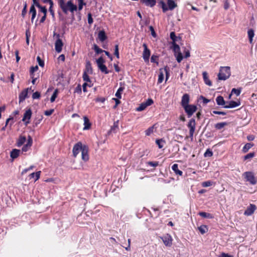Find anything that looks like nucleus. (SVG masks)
Returning a JSON list of instances; mask_svg holds the SVG:
<instances>
[{"label":"nucleus","instance_id":"680f3d73","mask_svg":"<svg viewBox=\"0 0 257 257\" xmlns=\"http://www.w3.org/2000/svg\"><path fill=\"white\" fill-rule=\"evenodd\" d=\"M54 111V109H50L45 111L44 114L47 116L51 115Z\"/></svg>","mask_w":257,"mask_h":257},{"label":"nucleus","instance_id":"f03ea898","mask_svg":"<svg viewBox=\"0 0 257 257\" xmlns=\"http://www.w3.org/2000/svg\"><path fill=\"white\" fill-rule=\"evenodd\" d=\"M231 75L230 67L229 66H221L219 69L218 74V78L220 80H225L228 79Z\"/></svg>","mask_w":257,"mask_h":257},{"label":"nucleus","instance_id":"79ce46f5","mask_svg":"<svg viewBox=\"0 0 257 257\" xmlns=\"http://www.w3.org/2000/svg\"><path fill=\"white\" fill-rule=\"evenodd\" d=\"M160 5H161L163 12H166L168 10V7L166 6V4L162 1H161L159 2Z\"/></svg>","mask_w":257,"mask_h":257},{"label":"nucleus","instance_id":"dca6fc26","mask_svg":"<svg viewBox=\"0 0 257 257\" xmlns=\"http://www.w3.org/2000/svg\"><path fill=\"white\" fill-rule=\"evenodd\" d=\"M82 159L84 161H87L89 160V156L88 154V148L86 146H83L81 152Z\"/></svg>","mask_w":257,"mask_h":257},{"label":"nucleus","instance_id":"a18cd8bd","mask_svg":"<svg viewBox=\"0 0 257 257\" xmlns=\"http://www.w3.org/2000/svg\"><path fill=\"white\" fill-rule=\"evenodd\" d=\"M57 93H58V90L57 89H56L54 92H53V94H52L51 98H50V101L51 102H53L56 98L57 97Z\"/></svg>","mask_w":257,"mask_h":257},{"label":"nucleus","instance_id":"e433bc0d","mask_svg":"<svg viewBox=\"0 0 257 257\" xmlns=\"http://www.w3.org/2000/svg\"><path fill=\"white\" fill-rule=\"evenodd\" d=\"M93 50L95 51V53L97 54H100L102 52H104V50H102L99 48L97 45L96 44L93 45Z\"/></svg>","mask_w":257,"mask_h":257},{"label":"nucleus","instance_id":"393cba45","mask_svg":"<svg viewBox=\"0 0 257 257\" xmlns=\"http://www.w3.org/2000/svg\"><path fill=\"white\" fill-rule=\"evenodd\" d=\"M20 150L17 149H13L11 152V157L14 159L17 158L20 155Z\"/></svg>","mask_w":257,"mask_h":257},{"label":"nucleus","instance_id":"aec40b11","mask_svg":"<svg viewBox=\"0 0 257 257\" xmlns=\"http://www.w3.org/2000/svg\"><path fill=\"white\" fill-rule=\"evenodd\" d=\"M141 2L150 7H153L156 3V0H141Z\"/></svg>","mask_w":257,"mask_h":257},{"label":"nucleus","instance_id":"7c9ffc66","mask_svg":"<svg viewBox=\"0 0 257 257\" xmlns=\"http://www.w3.org/2000/svg\"><path fill=\"white\" fill-rule=\"evenodd\" d=\"M26 141V138L24 136H20L17 142L18 147H21L23 145Z\"/></svg>","mask_w":257,"mask_h":257},{"label":"nucleus","instance_id":"4468645a","mask_svg":"<svg viewBox=\"0 0 257 257\" xmlns=\"http://www.w3.org/2000/svg\"><path fill=\"white\" fill-rule=\"evenodd\" d=\"M32 116V111L30 109H28L24 113L22 121L25 122V124L27 125L30 123V119Z\"/></svg>","mask_w":257,"mask_h":257},{"label":"nucleus","instance_id":"052dcab7","mask_svg":"<svg viewBox=\"0 0 257 257\" xmlns=\"http://www.w3.org/2000/svg\"><path fill=\"white\" fill-rule=\"evenodd\" d=\"M200 99H202V101H203V102L204 104H207V103H208L209 101H210V100L206 98L205 97L202 96H201L200 97Z\"/></svg>","mask_w":257,"mask_h":257},{"label":"nucleus","instance_id":"37998d69","mask_svg":"<svg viewBox=\"0 0 257 257\" xmlns=\"http://www.w3.org/2000/svg\"><path fill=\"white\" fill-rule=\"evenodd\" d=\"M82 77H83V80L85 81V82H90V81L89 77L88 75L87 74V73H86V71L84 72Z\"/></svg>","mask_w":257,"mask_h":257},{"label":"nucleus","instance_id":"0eeeda50","mask_svg":"<svg viewBox=\"0 0 257 257\" xmlns=\"http://www.w3.org/2000/svg\"><path fill=\"white\" fill-rule=\"evenodd\" d=\"M154 101L152 99L149 98L146 101L142 103L139 107L136 108L138 111H142L145 110L148 106H150L153 103Z\"/></svg>","mask_w":257,"mask_h":257},{"label":"nucleus","instance_id":"c85d7f7f","mask_svg":"<svg viewBox=\"0 0 257 257\" xmlns=\"http://www.w3.org/2000/svg\"><path fill=\"white\" fill-rule=\"evenodd\" d=\"M248 37L249 39V41L250 43H252L253 38L254 37V31L252 29H249L247 31Z\"/></svg>","mask_w":257,"mask_h":257},{"label":"nucleus","instance_id":"6e6d98bb","mask_svg":"<svg viewBox=\"0 0 257 257\" xmlns=\"http://www.w3.org/2000/svg\"><path fill=\"white\" fill-rule=\"evenodd\" d=\"M40 97V93L39 92H35L32 95L33 99H38Z\"/></svg>","mask_w":257,"mask_h":257},{"label":"nucleus","instance_id":"603ef678","mask_svg":"<svg viewBox=\"0 0 257 257\" xmlns=\"http://www.w3.org/2000/svg\"><path fill=\"white\" fill-rule=\"evenodd\" d=\"M156 143L160 149H161L163 147V143H164V141L162 140H157L156 141Z\"/></svg>","mask_w":257,"mask_h":257},{"label":"nucleus","instance_id":"ea45409f","mask_svg":"<svg viewBox=\"0 0 257 257\" xmlns=\"http://www.w3.org/2000/svg\"><path fill=\"white\" fill-rule=\"evenodd\" d=\"M154 126H152L148 128L146 131L145 134L146 136H150L154 132Z\"/></svg>","mask_w":257,"mask_h":257},{"label":"nucleus","instance_id":"bf43d9fd","mask_svg":"<svg viewBox=\"0 0 257 257\" xmlns=\"http://www.w3.org/2000/svg\"><path fill=\"white\" fill-rule=\"evenodd\" d=\"M38 69V67L37 66L32 67L31 68L30 72H31V75H33V74L34 72L36 71Z\"/></svg>","mask_w":257,"mask_h":257},{"label":"nucleus","instance_id":"5701e85b","mask_svg":"<svg viewBox=\"0 0 257 257\" xmlns=\"http://www.w3.org/2000/svg\"><path fill=\"white\" fill-rule=\"evenodd\" d=\"M172 170L175 172L176 175H178L179 176H182L183 175V172L182 171L178 169V165L177 164H174L172 166Z\"/></svg>","mask_w":257,"mask_h":257},{"label":"nucleus","instance_id":"2f4dec72","mask_svg":"<svg viewBox=\"0 0 257 257\" xmlns=\"http://www.w3.org/2000/svg\"><path fill=\"white\" fill-rule=\"evenodd\" d=\"M124 89V87L120 86L117 90L116 92L115 93V96L117 97L118 99H121V94L123 92V90Z\"/></svg>","mask_w":257,"mask_h":257},{"label":"nucleus","instance_id":"4c0bfd02","mask_svg":"<svg viewBox=\"0 0 257 257\" xmlns=\"http://www.w3.org/2000/svg\"><path fill=\"white\" fill-rule=\"evenodd\" d=\"M27 96V91H23L19 95V98L20 101L24 100Z\"/></svg>","mask_w":257,"mask_h":257},{"label":"nucleus","instance_id":"864d4df0","mask_svg":"<svg viewBox=\"0 0 257 257\" xmlns=\"http://www.w3.org/2000/svg\"><path fill=\"white\" fill-rule=\"evenodd\" d=\"M241 90L240 89L233 88L231 91L232 93L235 94L236 96L240 95Z\"/></svg>","mask_w":257,"mask_h":257},{"label":"nucleus","instance_id":"49530a36","mask_svg":"<svg viewBox=\"0 0 257 257\" xmlns=\"http://www.w3.org/2000/svg\"><path fill=\"white\" fill-rule=\"evenodd\" d=\"M118 127V121H115L113 123V126L111 127L110 131L115 132V130Z\"/></svg>","mask_w":257,"mask_h":257},{"label":"nucleus","instance_id":"a19ab883","mask_svg":"<svg viewBox=\"0 0 257 257\" xmlns=\"http://www.w3.org/2000/svg\"><path fill=\"white\" fill-rule=\"evenodd\" d=\"M213 184V182L211 181H207L205 182H203L202 183V186L203 187H207L210 186H212Z\"/></svg>","mask_w":257,"mask_h":257},{"label":"nucleus","instance_id":"338daca9","mask_svg":"<svg viewBox=\"0 0 257 257\" xmlns=\"http://www.w3.org/2000/svg\"><path fill=\"white\" fill-rule=\"evenodd\" d=\"M157 59H158V57L157 56L153 55L151 57V61L152 62L156 63V62H157Z\"/></svg>","mask_w":257,"mask_h":257},{"label":"nucleus","instance_id":"b1692460","mask_svg":"<svg viewBox=\"0 0 257 257\" xmlns=\"http://www.w3.org/2000/svg\"><path fill=\"white\" fill-rule=\"evenodd\" d=\"M167 4L168 10H173L177 7L176 4L173 0H168Z\"/></svg>","mask_w":257,"mask_h":257},{"label":"nucleus","instance_id":"72a5a7b5","mask_svg":"<svg viewBox=\"0 0 257 257\" xmlns=\"http://www.w3.org/2000/svg\"><path fill=\"white\" fill-rule=\"evenodd\" d=\"M41 171H38L36 173H32L30 174L29 177L30 178H34L35 177V181L38 180L40 178Z\"/></svg>","mask_w":257,"mask_h":257},{"label":"nucleus","instance_id":"8fccbe9b","mask_svg":"<svg viewBox=\"0 0 257 257\" xmlns=\"http://www.w3.org/2000/svg\"><path fill=\"white\" fill-rule=\"evenodd\" d=\"M54 5H50L49 8V11L50 13V14L51 15L52 18L53 19H55V13L53 9V7Z\"/></svg>","mask_w":257,"mask_h":257},{"label":"nucleus","instance_id":"0e129e2a","mask_svg":"<svg viewBox=\"0 0 257 257\" xmlns=\"http://www.w3.org/2000/svg\"><path fill=\"white\" fill-rule=\"evenodd\" d=\"M148 164L152 167H157L158 165V162H148Z\"/></svg>","mask_w":257,"mask_h":257},{"label":"nucleus","instance_id":"1a4fd4ad","mask_svg":"<svg viewBox=\"0 0 257 257\" xmlns=\"http://www.w3.org/2000/svg\"><path fill=\"white\" fill-rule=\"evenodd\" d=\"M164 73L166 74V80L168 79L169 71L168 69L166 68L164 69H161L158 76V83H161L163 82L164 78Z\"/></svg>","mask_w":257,"mask_h":257},{"label":"nucleus","instance_id":"3c124183","mask_svg":"<svg viewBox=\"0 0 257 257\" xmlns=\"http://www.w3.org/2000/svg\"><path fill=\"white\" fill-rule=\"evenodd\" d=\"M254 156V153H250L247 154L246 155H245L244 157V160H248L249 159H251Z\"/></svg>","mask_w":257,"mask_h":257},{"label":"nucleus","instance_id":"cd10ccee","mask_svg":"<svg viewBox=\"0 0 257 257\" xmlns=\"http://www.w3.org/2000/svg\"><path fill=\"white\" fill-rule=\"evenodd\" d=\"M216 101L218 105H225V101L221 96H218L216 98Z\"/></svg>","mask_w":257,"mask_h":257},{"label":"nucleus","instance_id":"412c9836","mask_svg":"<svg viewBox=\"0 0 257 257\" xmlns=\"http://www.w3.org/2000/svg\"><path fill=\"white\" fill-rule=\"evenodd\" d=\"M84 119V127L83 130H88L90 128L91 123L89 121V119L86 116L83 117Z\"/></svg>","mask_w":257,"mask_h":257},{"label":"nucleus","instance_id":"f3484780","mask_svg":"<svg viewBox=\"0 0 257 257\" xmlns=\"http://www.w3.org/2000/svg\"><path fill=\"white\" fill-rule=\"evenodd\" d=\"M189 99L190 97L189 94L186 93L183 95L181 99V105L183 107L189 105Z\"/></svg>","mask_w":257,"mask_h":257},{"label":"nucleus","instance_id":"ddd939ff","mask_svg":"<svg viewBox=\"0 0 257 257\" xmlns=\"http://www.w3.org/2000/svg\"><path fill=\"white\" fill-rule=\"evenodd\" d=\"M83 148V146L82 145V144L80 142H78V143L75 144L73 148V156L75 157H76V156L79 154L80 151L82 152Z\"/></svg>","mask_w":257,"mask_h":257},{"label":"nucleus","instance_id":"20e7f679","mask_svg":"<svg viewBox=\"0 0 257 257\" xmlns=\"http://www.w3.org/2000/svg\"><path fill=\"white\" fill-rule=\"evenodd\" d=\"M173 45V50L174 55L176 58V60L178 63H180L183 59V56L180 51V48L176 43H174Z\"/></svg>","mask_w":257,"mask_h":257},{"label":"nucleus","instance_id":"58836bf2","mask_svg":"<svg viewBox=\"0 0 257 257\" xmlns=\"http://www.w3.org/2000/svg\"><path fill=\"white\" fill-rule=\"evenodd\" d=\"M198 229L202 234H204L207 231V228L206 225H202L198 227Z\"/></svg>","mask_w":257,"mask_h":257},{"label":"nucleus","instance_id":"9d476101","mask_svg":"<svg viewBox=\"0 0 257 257\" xmlns=\"http://www.w3.org/2000/svg\"><path fill=\"white\" fill-rule=\"evenodd\" d=\"M144 47V51L143 53V58L145 62H148L151 55L150 50L148 48L146 44L144 43L143 45Z\"/></svg>","mask_w":257,"mask_h":257},{"label":"nucleus","instance_id":"423d86ee","mask_svg":"<svg viewBox=\"0 0 257 257\" xmlns=\"http://www.w3.org/2000/svg\"><path fill=\"white\" fill-rule=\"evenodd\" d=\"M195 125L196 123L195 119L194 118H191L187 124V126L189 128L190 137L191 140H192L193 138V135L195 130Z\"/></svg>","mask_w":257,"mask_h":257},{"label":"nucleus","instance_id":"473e14b6","mask_svg":"<svg viewBox=\"0 0 257 257\" xmlns=\"http://www.w3.org/2000/svg\"><path fill=\"white\" fill-rule=\"evenodd\" d=\"M170 38L173 41L172 45H174V43H176V42L178 41V39H180V38L179 37H177L175 35V33L174 32H172L170 33Z\"/></svg>","mask_w":257,"mask_h":257},{"label":"nucleus","instance_id":"6e6552de","mask_svg":"<svg viewBox=\"0 0 257 257\" xmlns=\"http://www.w3.org/2000/svg\"><path fill=\"white\" fill-rule=\"evenodd\" d=\"M188 116L190 117L196 111L197 107L194 105H188L183 107Z\"/></svg>","mask_w":257,"mask_h":257},{"label":"nucleus","instance_id":"a878e982","mask_svg":"<svg viewBox=\"0 0 257 257\" xmlns=\"http://www.w3.org/2000/svg\"><path fill=\"white\" fill-rule=\"evenodd\" d=\"M85 71H86V73L90 74L92 73V68L91 67V64L89 61H87L86 63Z\"/></svg>","mask_w":257,"mask_h":257},{"label":"nucleus","instance_id":"f704fd0d","mask_svg":"<svg viewBox=\"0 0 257 257\" xmlns=\"http://www.w3.org/2000/svg\"><path fill=\"white\" fill-rule=\"evenodd\" d=\"M253 146V145L251 143L246 144L242 148V152L246 153Z\"/></svg>","mask_w":257,"mask_h":257},{"label":"nucleus","instance_id":"4d7b16f0","mask_svg":"<svg viewBox=\"0 0 257 257\" xmlns=\"http://www.w3.org/2000/svg\"><path fill=\"white\" fill-rule=\"evenodd\" d=\"M93 19L92 18L91 14L90 13H89L88 14V23L89 24L91 25L93 23Z\"/></svg>","mask_w":257,"mask_h":257},{"label":"nucleus","instance_id":"7ed1b4c3","mask_svg":"<svg viewBox=\"0 0 257 257\" xmlns=\"http://www.w3.org/2000/svg\"><path fill=\"white\" fill-rule=\"evenodd\" d=\"M105 62V61L102 57H100L96 61L98 68L101 72L107 74L109 73V71L108 70L106 66L104 65Z\"/></svg>","mask_w":257,"mask_h":257},{"label":"nucleus","instance_id":"de8ad7c7","mask_svg":"<svg viewBox=\"0 0 257 257\" xmlns=\"http://www.w3.org/2000/svg\"><path fill=\"white\" fill-rule=\"evenodd\" d=\"M27 3L26 2H25L24 3V8L22 10V16L23 17H25V15H26V13H27Z\"/></svg>","mask_w":257,"mask_h":257},{"label":"nucleus","instance_id":"4be33fe9","mask_svg":"<svg viewBox=\"0 0 257 257\" xmlns=\"http://www.w3.org/2000/svg\"><path fill=\"white\" fill-rule=\"evenodd\" d=\"M30 14L32 15L31 21L33 23L37 14L36 10L34 5H32L30 7Z\"/></svg>","mask_w":257,"mask_h":257},{"label":"nucleus","instance_id":"09e8293b","mask_svg":"<svg viewBox=\"0 0 257 257\" xmlns=\"http://www.w3.org/2000/svg\"><path fill=\"white\" fill-rule=\"evenodd\" d=\"M213 155V153L209 149H207L204 154L205 157H211Z\"/></svg>","mask_w":257,"mask_h":257},{"label":"nucleus","instance_id":"6ab92c4d","mask_svg":"<svg viewBox=\"0 0 257 257\" xmlns=\"http://www.w3.org/2000/svg\"><path fill=\"white\" fill-rule=\"evenodd\" d=\"M202 75L205 83L208 86H211L212 83L209 79L207 73L206 71H204L202 73Z\"/></svg>","mask_w":257,"mask_h":257},{"label":"nucleus","instance_id":"c756f323","mask_svg":"<svg viewBox=\"0 0 257 257\" xmlns=\"http://www.w3.org/2000/svg\"><path fill=\"white\" fill-rule=\"evenodd\" d=\"M199 215L204 218H213L214 217L213 215L210 213H206L205 212H200L199 213Z\"/></svg>","mask_w":257,"mask_h":257},{"label":"nucleus","instance_id":"39448f33","mask_svg":"<svg viewBox=\"0 0 257 257\" xmlns=\"http://www.w3.org/2000/svg\"><path fill=\"white\" fill-rule=\"evenodd\" d=\"M243 176L246 181L249 182L252 185H255L257 183V180L251 172H245L243 174Z\"/></svg>","mask_w":257,"mask_h":257},{"label":"nucleus","instance_id":"5fc2aeb1","mask_svg":"<svg viewBox=\"0 0 257 257\" xmlns=\"http://www.w3.org/2000/svg\"><path fill=\"white\" fill-rule=\"evenodd\" d=\"M114 55L117 58H119V52H118V45H116L115 46V50H114Z\"/></svg>","mask_w":257,"mask_h":257},{"label":"nucleus","instance_id":"13d9d810","mask_svg":"<svg viewBox=\"0 0 257 257\" xmlns=\"http://www.w3.org/2000/svg\"><path fill=\"white\" fill-rule=\"evenodd\" d=\"M37 60L38 62V63H39V65L41 66V67H43L44 65V62L43 61H42L40 57L39 56H38L37 58Z\"/></svg>","mask_w":257,"mask_h":257},{"label":"nucleus","instance_id":"f8f14e48","mask_svg":"<svg viewBox=\"0 0 257 257\" xmlns=\"http://www.w3.org/2000/svg\"><path fill=\"white\" fill-rule=\"evenodd\" d=\"M161 239L166 246H171L172 244V238L170 235L167 234L162 236Z\"/></svg>","mask_w":257,"mask_h":257},{"label":"nucleus","instance_id":"e2e57ef3","mask_svg":"<svg viewBox=\"0 0 257 257\" xmlns=\"http://www.w3.org/2000/svg\"><path fill=\"white\" fill-rule=\"evenodd\" d=\"M32 139L30 136H29V138L28 140V142L27 143V145L29 147H30L32 145Z\"/></svg>","mask_w":257,"mask_h":257},{"label":"nucleus","instance_id":"bb28decb","mask_svg":"<svg viewBox=\"0 0 257 257\" xmlns=\"http://www.w3.org/2000/svg\"><path fill=\"white\" fill-rule=\"evenodd\" d=\"M98 38L101 42H103L104 40H105L107 37L104 31H99L98 34Z\"/></svg>","mask_w":257,"mask_h":257},{"label":"nucleus","instance_id":"f257e3e1","mask_svg":"<svg viewBox=\"0 0 257 257\" xmlns=\"http://www.w3.org/2000/svg\"><path fill=\"white\" fill-rule=\"evenodd\" d=\"M58 5L64 14H67L69 11L73 14L77 10V6L74 5L71 0L65 3V0H58Z\"/></svg>","mask_w":257,"mask_h":257},{"label":"nucleus","instance_id":"774afa93","mask_svg":"<svg viewBox=\"0 0 257 257\" xmlns=\"http://www.w3.org/2000/svg\"><path fill=\"white\" fill-rule=\"evenodd\" d=\"M220 257H233L232 255H229L227 253H222L220 256Z\"/></svg>","mask_w":257,"mask_h":257},{"label":"nucleus","instance_id":"a211bd4d","mask_svg":"<svg viewBox=\"0 0 257 257\" xmlns=\"http://www.w3.org/2000/svg\"><path fill=\"white\" fill-rule=\"evenodd\" d=\"M228 104L224 106V108H234L237 107L240 105L239 102H236L234 101H230L228 102Z\"/></svg>","mask_w":257,"mask_h":257},{"label":"nucleus","instance_id":"69168bd1","mask_svg":"<svg viewBox=\"0 0 257 257\" xmlns=\"http://www.w3.org/2000/svg\"><path fill=\"white\" fill-rule=\"evenodd\" d=\"M75 92L77 93H80L81 92V87L80 85H79L76 87Z\"/></svg>","mask_w":257,"mask_h":257},{"label":"nucleus","instance_id":"c9c22d12","mask_svg":"<svg viewBox=\"0 0 257 257\" xmlns=\"http://www.w3.org/2000/svg\"><path fill=\"white\" fill-rule=\"evenodd\" d=\"M226 124L227 123L225 122L217 123L215 124V127L217 130H221Z\"/></svg>","mask_w":257,"mask_h":257},{"label":"nucleus","instance_id":"2eb2a0df","mask_svg":"<svg viewBox=\"0 0 257 257\" xmlns=\"http://www.w3.org/2000/svg\"><path fill=\"white\" fill-rule=\"evenodd\" d=\"M63 43L62 40L58 38L55 43V49L56 51L59 53L62 51Z\"/></svg>","mask_w":257,"mask_h":257},{"label":"nucleus","instance_id":"9b49d317","mask_svg":"<svg viewBox=\"0 0 257 257\" xmlns=\"http://www.w3.org/2000/svg\"><path fill=\"white\" fill-rule=\"evenodd\" d=\"M256 207L254 204H250L244 212V215L246 216L251 215L255 210Z\"/></svg>","mask_w":257,"mask_h":257},{"label":"nucleus","instance_id":"c03bdc74","mask_svg":"<svg viewBox=\"0 0 257 257\" xmlns=\"http://www.w3.org/2000/svg\"><path fill=\"white\" fill-rule=\"evenodd\" d=\"M38 8L40 9V11L42 12L44 15H47V10L45 6H42L40 5V7H39Z\"/></svg>","mask_w":257,"mask_h":257}]
</instances>
